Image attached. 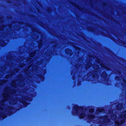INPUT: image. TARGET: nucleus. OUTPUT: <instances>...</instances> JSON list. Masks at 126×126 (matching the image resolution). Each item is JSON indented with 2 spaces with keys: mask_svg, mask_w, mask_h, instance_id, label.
<instances>
[{
  "mask_svg": "<svg viewBox=\"0 0 126 126\" xmlns=\"http://www.w3.org/2000/svg\"><path fill=\"white\" fill-rule=\"evenodd\" d=\"M34 54L35 52H34L32 53L30 55L32 57L33 55Z\"/></svg>",
  "mask_w": 126,
  "mask_h": 126,
  "instance_id": "8",
  "label": "nucleus"
},
{
  "mask_svg": "<svg viewBox=\"0 0 126 126\" xmlns=\"http://www.w3.org/2000/svg\"><path fill=\"white\" fill-rule=\"evenodd\" d=\"M88 117L89 118H94V116L92 115H89L88 116Z\"/></svg>",
  "mask_w": 126,
  "mask_h": 126,
  "instance_id": "6",
  "label": "nucleus"
},
{
  "mask_svg": "<svg viewBox=\"0 0 126 126\" xmlns=\"http://www.w3.org/2000/svg\"><path fill=\"white\" fill-rule=\"evenodd\" d=\"M3 102H1L0 103V106L1 105H3ZM2 109L0 107V110H2Z\"/></svg>",
  "mask_w": 126,
  "mask_h": 126,
  "instance_id": "7",
  "label": "nucleus"
},
{
  "mask_svg": "<svg viewBox=\"0 0 126 126\" xmlns=\"http://www.w3.org/2000/svg\"><path fill=\"white\" fill-rule=\"evenodd\" d=\"M109 119H108L107 117H106L105 118L104 120V121L105 123H107L108 122V121H109Z\"/></svg>",
  "mask_w": 126,
  "mask_h": 126,
  "instance_id": "4",
  "label": "nucleus"
},
{
  "mask_svg": "<svg viewBox=\"0 0 126 126\" xmlns=\"http://www.w3.org/2000/svg\"><path fill=\"white\" fill-rule=\"evenodd\" d=\"M119 106H120V108H121V105H118L117 106V109L118 110H119V108H118L119 107Z\"/></svg>",
  "mask_w": 126,
  "mask_h": 126,
  "instance_id": "12",
  "label": "nucleus"
},
{
  "mask_svg": "<svg viewBox=\"0 0 126 126\" xmlns=\"http://www.w3.org/2000/svg\"><path fill=\"white\" fill-rule=\"evenodd\" d=\"M4 82L2 81H0V85H1Z\"/></svg>",
  "mask_w": 126,
  "mask_h": 126,
  "instance_id": "10",
  "label": "nucleus"
},
{
  "mask_svg": "<svg viewBox=\"0 0 126 126\" xmlns=\"http://www.w3.org/2000/svg\"><path fill=\"white\" fill-rule=\"evenodd\" d=\"M78 110H79V109L78 108Z\"/></svg>",
  "mask_w": 126,
  "mask_h": 126,
  "instance_id": "15",
  "label": "nucleus"
},
{
  "mask_svg": "<svg viewBox=\"0 0 126 126\" xmlns=\"http://www.w3.org/2000/svg\"><path fill=\"white\" fill-rule=\"evenodd\" d=\"M97 67L96 68L95 67H94V68L95 69H97L98 68V66H97Z\"/></svg>",
  "mask_w": 126,
  "mask_h": 126,
  "instance_id": "14",
  "label": "nucleus"
},
{
  "mask_svg": "<svg viewBox=\"0 0 126 126\" xmlns=\"http://www.w3.org/2000/svg\"><path fill=\"white\" fill-rule=\"evenodd\" d=\"M99 112H102L103 109H99L98 110Z\"/></svg>",
  "mask_w": 126,
  "mask_h": 126,
  "instance_id": "11",
  "label": "nucleus"
},
{
  "mask_svg": "<svg viewBox=\"0 0 126 126\" xmlns=\"http://www.w3.org/2000/svg\"><path fill=\"white\" fill-rule=\"evenodd\" d=\"M85 116V115L84 113H82L80 115V117L81 118H83Z\"/></svg>",
  "mask_w": 126,
  "mask_h": 126,
  "instance_id": "2",
  "label": "nucleus"
},
{
  "mask_svg": "<svg viewBox=\"0 0 126 126\" xmlns=\"http://www.w3.org/2000/svg\"><path fill=\"white\" fill-rule=\"evenodd\" d=\"M106 74L105 73H103L101 75L102 77L103 78H104L106 76Z\"/></svg>",
  "mask_w": 126,
  "mask_h": 126,
  "instance_id": "3",
  "label": "nucleus"
},
{
  "mask_svg": "<svg viewBox=\"0 0 126 126\" xmlns=\"http://www.w3.org/2000/svg\"><path fill=\"white\" fill-rule=\"evenodd\" d=\"M11 85L13 87H15L16 85L15 83V82H14V83L13 82L11 84Z\"/></svg>",
  "mask_w": 126,
  "mask_h": 126,
  "instance_id": "5",
  "label": "nucleus"
},
{
  "mask_svg": "<svg viewBox=\"0 0 126 126\" xmlns=\"http://www.w3.org/2000/svg\"><path fill=\"white\" fill-rule=\"evenodd\" d=\"M94 111V110L93 109H92L90 110V111L91 112H93Z\"/></svg>",
  "mask_w": 126,
  "mask_h": 126,
  "instance_id": "13",
  "label": "nucleus"
},
{
  "mask_svg": "<svg viewBox=\"0 0 126 126\" xmlns=\"http://www.w3.org/2000/svg\"><path fill=\"white\" fill-rule=\"evenodd\" d=\"M126 118V111L124 112L122 114L121 117L119 118L118 121H115V123L118 125L120 124L123 123L124 119Z\"/></svg>",
  "mask_w": 126,
  "mask_h": 126,
  "instance_id": "1",
  "label": "nucleus"
},
{
  "mask_svg": "<svg viewBox=\"0 0 126 126\" xmlns=\"http://www.w3.org/2000/svg\"><path fill=\"white\" fill-rule=\"evenodd\" d=\"M8 96V95H7L4 96L5 98V100H7L9 99L8 98H7Z\"/></svg>",
  "mask_w": 126,
  "mask_h": 126,
  "instance_id": "9",
  "label": "nucleus"
}]
</instances>
